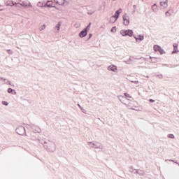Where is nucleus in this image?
Masks as SVG:
<instances>
[{"label":"nucleus","mask_w":179,"mask_h":179,"mask_svg":"<svg viewBox=\"0 0 179 179\" xmlns=\"http://www.w3.org/2000/svg\"><path fill=\"white\" fill-rule=\"evenodd\" d=\"M124 96L125 97H127L128 99H131L132 97V96H131V95H129V94H128L127 92L124 93Z\"/></svg>","instance_id":"nucleus-25"},{"label":"nucleus","mask_w":179,"mask_h":179,"mask_svg":"<svg viewBox=\"0 0 179 179\" xmlns=\"http://www.w3.org/2000/svg\"><path fill=\"white\" fill-rule=\"evenodd\" d=\"M173 48H178V44L174 43L173 44Z\"/></svg>","instance_id":"nucleus-33"},{"label":"nucleus","mask_w":179,"mask_h":179,"mask_svg":"<svg viewBox=\"0 0 179 179\" xmlns=\"http://www.w3.org/2000/svg\"><path fill=\"white\" fill-rule=\"evenodd\" d=\"M150 59H151L150 62H152V64H156V62H157V57H152V56H150Z\"/></svg>","instance_id":"nucleus-13"},{"label":"nucleus","mask_w":179,"mask_h":179,"mask_svg":"<svg viewBox=\"0 0 179 179\" xmlns=\"http://www.w3.org/2000/svg\"><path fill=\"white\" fill-rule=\"evenodd\" d=\"M170 12H171V10H169V11H166L165 13V15H166V17H170V16L171 15L172 13H170Z\"/></svg>","instance_id":"nucleus-18"},{"label":"nucleus","mask_w":179,"mask_h":179,"mask_svg":"<svg viewBox=\"0 0 179 179\" xmlns=\"http://www.w3.org/2000/svg\"><path fill=\"white\" fill-rule=\"evenodd\" d=\"M78 107L82 110V106H80V104H78Z\"/></svg>","instance_id":"nucleus-41"},{"label":"nucleus","mask_w":179,"mask_h":179,"mask_svg":"<svg viewBox=\"0 0 179 179\" xmlns=\"http://www.w3.org/2000/svg\"><path fill=\"white\" fill-rule=\"evenodd\" d=\"M46 6H48V8H52V3L50 2H47Z\"/></svg>","instance_id":"nucleus-26"},{"label":"nucleus","mask_w":179,"mask_h":179,"mask_svg":"<svg viewBox=\"0 0 179 179\" xmlns=\"http://www.w3.org/2000/svg\"><path fill=\"white\" fill-rule=\"evenodd\" d=\"M43 148L47 152H50L51 153H54L55 150H57V145L55 143L48 140L47 141H44L43 143Z\"/></svg>","instance_id":"nucleus-1"},{"label":"nucleus","mask_w":179,"mask_h":179,"mask_svg":"<svg viewBox=\"0 0 179 179\" xmlns=\"http://www.w3.org/2000/svg\"><path fill=\"white\" fill-rule=\"evenodd\" d=\"M0 79H1V80H4V82H6V78H2V77H0Z\"/></svg>","instance_id":"nucleus-37"},{"label":"nucleus","mask_w":179,"mask_h":179,"mask_svg":"<svg viewBox=\"0 0 179 179\" xmlns=\"http://www.w3.org/2000/svg\"><path fill=\"white\" fill-rule=\"evenodd\" d=\"M110 31L112 33H115V31H117V27H113L110 29Z\"/></svg>","instance_id":"nucleus-22"},{"label":"nucleus","mask_w":179,"mask_h":179,"mask_svg":"<svg viewBox=\"0 0 179 179\" xmlns=\"http://www.w3.org/2000/svg\"><path fill=\"white\" fill-rule=\"evenodd\" d=\"M7 52H8V54H10V55L13 54V51H12L10 49L7 50Z\"/></svg>","instance_id":"nucleus-29"},{"label":"nucleus","mask_w":179,"mask_h":179,"mask_svg":"<svg viewBox=\"0 0 179 179\" xmlns=\"http://www.w3.org/2000/svg\"><path fill=\"white\" fill-rule=\"evenodd\" d=\"M15 131L18 135H21L22 136H23V135H26V129L23 126H19L15 129Z\"/></svg>","instance_id":"nucleus-3"},{"label":"nucleus","mask_w":179,"mask_h":179,"mask_svg":"<svg viewBox=\"0 0 179 179\" xmlns=\"http://www.w3.org/2000/svg\"><path fill=\"white\" fill-rule=\"evenodd\" d=\"M134 37L136 41H138V37L135 36V35H134Z\"/></svg>","instance_id":"nucleus-39"},{"label":"nucleus","mask_w":179,"mask_h":179,"mask_svg":"<svg viewBox=\"0 0 179 179\" xmlns=\"http://www.w3.org/2000/svg\"><path fill=\"white\" fill-rule=\"evenodd\" d=\"M131 170H134V168L131 167Z\"/></svg>","instance_id":"nucleus-47"},{"label":"nucleus","mask_w":179,"mask_h":179,"mask_svg":"<svg viewBox=\"0 0 179 179\" xmlns=\"http://www.w3.org/2000/svg\"><path fill=\"white\" fill-rule=\"evenodd\" d=\"M157 77L159 78V79H163V76L161 75H158Z\"/></svg>","instance_id":"nucleus-34"},{"label":"nucleus","mask_w":179,"mask_h":179,"mask_svg":"<svg viewBox=\"0 0 179 179\" xmlns=\"http://www.w3.org/2000/svg\"><path fill=\"white\" fill-rule=\"evenodd\" d=\"M168 138H170V139H174L175 138L174 134H169Z\"/></svg>","instance_id":"nucleus-28"},{"label":"nucleus","mask_w":179,"mask_h":179,"mask_svg":"<svg viewBox=\"0 0 179 179\" xmlns=\"http://www.w3.org/2000/svg\"><path fill=\"white\" fill-rule=\"evenodd\" d=\"M151 9H152V12H154V13H157L159 12V8H157V4H156V3H154L151 6Z\"/></svg>","instance_id":"nucleus-8"},{"label":"nucleus","mask_w":179,"mask_h":179,"mask_svg":"<svg viewBox=\"0 0 179 179\" xmlns=\"http://www.w3.org/2000/svg\"><path fill=\"white\" fill-rule=\"evenodd\" d=\"M149 101H150V103H155V100L154 99H150Z\"/></svg>","instance_id":"nucleus-38"},{"label":"nucleus","mask_w":179,"mask_h":179,"mask_svg":"<svg viewBox=\"0 0 179 179\" xmlns=\"http://www.w3.org/2000/svg\"><path fill=\"white\" fill-rule=\"evenodd\" d=\"M94 149H103V145L100 143H95Z\"/></svg>","instance_id":"nucleus-12"},{"label":"nucleus","mask_w":179,"mask_h":179,"mask_svg":"<svg viewBox=\"0 0 179 179\" xmlns=\"http://www.w3.org/2000/svg\"><path fill=\"white\" fill-rule=\"evenodd\" d=\"M122 19L123 24H124V26H128V24H129V16L127 15V14H124L122 16Z\"/></svg>","instance_id":"nucleus-5"},{"label":"nucleus","mask_w":179,"mask_h":179,"mask_svg":"<svg viewBox=\"0 0 179 179\" xmlns=\"http://www.w3.org/2000/svg\"><path fill=\"white\" fill-rule=\"evenodd\" d=\"M134 174H138V176H145V171L143 170H136Z\"/></svg>","instance_id":"nucleus-10"},{"label":"nucleus","mask_w":179,"mask_h":179,"mask_svg":"<svg viewBox=\"0 0 179 179\" xmlns=\"http://www.w3.org/2000/svg\"><path fill=\"white\" fill-rule=\"evenodd\" d=\"M138 38L140 41H143V40L145 39V36H143V35H138Z\"/></svg>","instance_id":"nucleus-21"},{"label":"nucleus","mask_w":179,"mask_h":179,"mask_svg":"<svg viewBox=\"0 0 179 179\" xmlns=\"http://www.w3.org/2000/svg\"><path fill=\"white\" fill-rule=\"evenodd\" d=\"M93 13H94V11L88 12V13H87V15H93Z\"/></svg>","instance_id":"nucleus-36"},{"label":"nucleus","mask_w":179,"mask_h":179,"mask_svg":"<svg viewBox=\"0 0 179 179\" xmlns=\"http://www.w3.org/2000/svg\"><path fill=\"white\" fill-rule=\"evenodd\" d=\"M7 92L11 94H16V91L12 88H8Z\"/></svg>","instance_id":"nucleus-11"},{"label":"nucleus","mask_w":179,"mask_h":179,"mask_svg":"<svg viewBox=\"0 0 179 179\" xmlns=\"http://www.w3.org/2000/svg\"><path fill=\"white\" fill-rule=\"evenodd\" d=\"M117 18H115V17H114L113 15H112V17H110V23H115V22H117Z\"/></svg>","instance_id":"nucleus-15"},{"label":"nucleus","mask_w":179,"mask_h":179,"mask_svg":"<svg viewBox=\"0 0 179 179\" xmlns=\"http://www.w3.org/2000/svg\"><path fill=\"white\" fill-rule=\"evenodd\" d=\"M65 2H66V1H65V0H64V3H63V5H64V4H65Z\"/></svg>","instance_id":"nucleus-45"},{"label":"nucleus","mask_w":179,"mask_h":179,"mask_svg":"<svg viewBox=\"0 0 179 179\" xmlns=\"http://www.w3.org/2000/svg\"><path fill=\"white\" fill-rule=\"evenodd\" d=\"M90 26H92V22H90L88 25L84 29V30H86V31H87V30H90Z\"/></svg>","instance_id":"nucleus-20"},{"label":"nucleus","mask_w":179,"mask_h":179,"mask_svg":"<svg viewBox=\"0 0 179 179\" xmlns=\"http://www.w3.org/2000/svg\"><path fill=\"white\" fill-rule=\"evenodd\" d=\"M169 162H173V163L176 162V161L173 160V159H169Z\"/></svg>","instance_id":"nucleus-42"},{"label":"nucleus","mask_w":179,"mask_h":179,"mask_svg":"<svg viewBox=\"0 0 179 179\" xmlns=\"http://www.w3.org/2000/svg\"><path fill=\"white\" fill-rule=\"evenodd\" d=\"M179 52L178 48H173L172 54H177Z\"/></svg>","instance_id":"nucleus-24"},{"label":"nucleus","mask_w":179,"mask_h":179,"mask_svg":"<svg viewBox=\"0 0 179 179\" xmlns=\"http://www.w3.org/2000/svg\"><path fill=\"white\" fill-rule=\"evenodd\" d=\"M28 127L31 128V129L33 130V132H35L36 134L41 133V129H40V127H38V126H36L33 124H28Z\"/></svg>","instance_id":"nucleus-4"},{"label":"nucleus","mask_w":179,"mask_h":179,"mask_svg":"<svg viewBox=\"0 0 179 179\" xmlns=\"http://www.w3.org/2000/svg\"><path fill=\"white\" fill-rule=\"evenodd\" d=\"M87 144L89 145V146H90V148H95L96 143L93 142H88Z\"/></svg>","instance_id":"nucleus-19"},{"label":"nucleus","mask_w":179,"mask_h":179,"mask_svg":"<svg viewBox=\"0 0 179 179\" xmlns=\"http://www.w3.org/2000/svg\"><path fill=\"white\" fill-rule=\"evenodd\" d=\"M61 24H62V22H59L57 24L55 28L57 29V31H59V29H60V27H61Z\"/></svg>","instance_id":"nucleus-17"},{"label":"nucleus","mask_w":179,"mask_h":179,"mask_svg":"<svg viewBox=\"0 0 179 179\" xmlns=\"http://www.w3.org/2000/svg\"><path fill=\"white\" fill-rule=\"evenodd\" d=\"M175 163H176V164H178V162H175Z\"/></svg>","instance_id":"nucleus-46"},{"label":"nucleus","mask_w":179,"mask_h":179,"mask_svg":"<svg viewBox=\"0 0 179 179\" xmlns=\"http://www.w3.org/2000/svg\"><path fill=\"white\" fill-rule=\"evenodd\" d=\"M119 100L121 101V100H122V99H124V96L120 95L117 96Z\"/></svg>","instance_id":"nucleus-30"},{"label":"nucleus","mask_w":179,"mask_h":179,"mask_svg":"<svg viewBox=\"0 0 179 179\" xmlns=\"http://www.w3.org/2000/svg\"><path fill=\"white\" fill-rule=\"evenodd\" d=\"M135 12H136V10H134L132 11V15H134V13H135Z\"/></svg>","instance_id":"nucleus-43"},{"label":"nucleus","mask_w":179,"mask_h":179,"mask_svg":"<svg viewBox=\"0 0 179 179\" xmlns=\"http://www.w3.org/2000/svg\"><path fill=\"white\" fill-rule=\"evenodd\" d=\"M130 173H134L135 174V172H134L133 171L130 170Z\"/></svg>","instance_id":"nucleus-44"},{"label":"nucleus","mask_w":179,"mask_h":179,"mask_svg":"<svg viewBox=\"0 0 179 179\" xmlns=\"http://www.w3.org/2000/svg\"><path fill=\"white\" fill-rule=\"evenodd\" d=\"M159 52L161 55H163V54H166V52H164V50L162 49V48L159 49Z\"/></svg>","instance_id":"nucleus-23"},{"label":"nucleus","mask_w":179,"mask_h":179,"mask_svg":"<svg viewBox=\"0 0 179 179\" xmlns=\"http://www.w3.org/2000/svg\"><path fill=\"white\" fill-rule=\"evenodd\" d=\"M120 34L123 37H127V36H129V37H132V36H134V31H132V29H122L120 31Z\"/></svg>","instance_id":"nucleus-2"},{"label":"nucleus","mask_w":179,"mask_h":179,"mask_svg":"<svg viewBox=\"0 0 179 179\" xmlns=\"http://www.w3.org/2000/svg\"><path fill=\"white\" fill-rule=\"evenodd\" d=\"M121 12H122V9L120 8L119 10H117L114 14L113 17L115 19H118L120 17V15L121 14Z\"/></svg>","instance_id":"nucleus-6"},{"label":"nucleus","mask_w":179,"mask_h":179,"mask_svg":"<svg viewBox=\"0 0 179 179\" xmlns=\"http://www.w3.org/2000/svg\"><path fill=\"white\" fill-rule=\"evenodd\" d=\"M6 80V85H8V83L10 85V86H12V84L10 83V81H9V80Z\"/></svg>","instance_id":"nucleus-32"},{"label":"nucleus","mask_w":179,"mask_h":179,"mask_svg":"<svg viewBox=\"0 0 179 179\" xmlns=\"http://www.w3.org/2000/svg\"><path fill=\"white\" fill-rule=\"evenodd\" d=\"M160 5L161 6H163V8H167L168 6L167 0H166V1H161Z\"/></svg>","instance_id":"nucleus-14"},{"label":"nucleus","mask_w":179,"mask_h":179,"mask_svg":"<svg viewBox=\"0 0 179 179\" xmlns=\"http://www.w3.org/2000/svg\"><path fill=\"white\" fill-rule=\"evenodd\" d=\"M2 104L3 106H9V103H8L6 101H3Z\"/></svg>","instance_id":"nucleus-27"},{"label":"nucleus","mask_w":179,"mask_h":179,"mask_svg":"<svg viewBox=\"0 0 179 179\" xmlns=\"http://www.w3.org/2000/svg\"><path fill=\"white\" fill-rule=\"evenodd\" d=\"M86 36H87V31L86 29H83L79 33V37H80V38H83V37H86Z\"/></svg>","instance_id":"nucleus-7"},{"label":"nucleus","mask_w":179,"mask_h":179,"mask_svg":"<svg viewBox=\"0 0 179 179\" xmlns=\"http://www.w3.org/2000/svg\"><path fill=\"white\" fill-rule=\"evenodd\" d=\"M93 34H89V38H88V40H90V38H92Z\"/></svg>","instance_id":"nucleus-35"},{"label":"nucleus","mask_w":179,"mask_h":179,"mask_svg":"<svg viewBox=\"0 0 179 179\" xmlns=\"http://www.w3.org/2000/svg\"><path fill=\"white\" fill-rule=\"evenodd\" d=\"M108 71H112V72H115V71H117V66L115 65H110L108 66Z\"/></svg>","instance_id":"nucleus-9"},{"label":"nucleus","mask_w":179,"mask_h":179,"mask_svg":"<svg viewBox=\"0 0 179 179\" xmlns=\"http://www.w3.org/2000/svg\"><path fill=\"white\" fill-rule=\"evenodd\" d=\"M134 9H136V5L133 6Z\"/></svg>","instance_id":"nucleus-40"},{"label":"nucleus","mask_w":179,"mask_h":179,"mask_svg":"<svg viewBox=\"0 0 179 179\" xmlns=\"http://www.w3.org/2000/svg\"><path fill=\"white\" fill-rule=\"evenodd\" d=\"M162 48L157 45H155L154 47H153V50L155 52H157V51H159V50L161 49Z\"/></svg>","instance_id":"nucleus-16"},{"label":"nucleus","mask_w":179,"mask_h":179,"mask_svg":"<svg viewBox=\"0 0 179 179\" xmlns=\"http://www.w3.org/2000/svg\"><path fill=\"white\" fill-rule=\"evenodd\" d=\"M131 83H135L136 85H138L139 83V81H138V80H135V81L131 80Z\"/></svg>","instance_id":"nucleus-31"}]
</instances>
